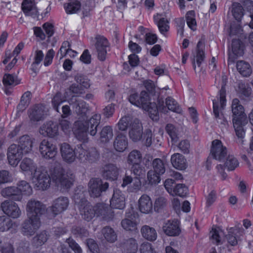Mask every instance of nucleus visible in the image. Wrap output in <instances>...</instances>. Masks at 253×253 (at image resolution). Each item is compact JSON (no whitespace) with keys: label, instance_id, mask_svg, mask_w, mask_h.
I'll return each mask as SVG.
<instances>
[{"label":"nucleus","instance_id":"nucleus-1","mask_svg":"<svg viewBox=\"0 0 253 253\" xmlns=\"http://www.w3.org/2000/svg\"><path fill=\"white\" fill-rule=\"evenodd\" d=\"M232 111L233 113V125L237 136L242 139L245 134V126L248 124L247 117L244 112V108L237 98L232 100Z\"/></svg>","mask_w":253,"mask_h":253},{"label":"nucleus","instance_id":"nucleus-2","mask_svg":"<svg viewBox=\"0 0 253 253\" xmlns=\"http://www.w3.org/2000/svg\"><path fill=\"white\" fill-rule=\"evenodd\" d=\"M51 180L58 188L68 189L73 185L75 176L71 173H65L63 168L58 167L51 171Z\"/></svg>","mask_w":253,"mask_h":253},{"label":"nucleus","instance_id":"nucleus-3","mask_svg":"<svg viewBox=\"0 0 253 253\" xmlns=\"http://www.w3.org/2000/svg\"><path fill=\"white\" fill-rule=\"evenodd\" d=\"M51 175L50 176L47 170L42 167L36 169L33 173V181L35 187L40 190L47 189L50 185Z\"/></svg>","mask_w":253,"mask_h":253},{"label":"nucleus","instance_id":"nucleus-4","mask_svg":"<svg viewBox=\"0 0 253 253\" xmlns=\"http://www.w3.org/2000/svg\"><path fill=\"white\" fill-rule=\"evenodd\" d=\"M226 90L223 85L219 91V97L213 100V113L218 123L226 127L228 126V121L226 120L223 114H219V110L223 109L226 103Z\"/></svg>","mask_w":253,"mask_h":253},{"label":"nucleus","instance_id":"nucleus-5","mask_svg":"<svg viewBox=\"0 0 253 253\" xmlns=\"http://www.w3.org/2000/svg\"><path fill=\"white\" fill-rule=\"evenodd\" d=\"M77 158L82 162L94 163L100 158L99 152L94 147L85 149L82 145L77 148Z\"/></svg>","mask_w":253,"mask_h":253},{"label":"nucleus","instance_id":"nucleus-6","mask_svg":"<svg viewBox=\"0 0 253 253\" xmlns=\"http://www.w3.org/2000/svg\"><path fill=\"white\" fill-rule=\"evenodd\" d=\"M46 211L45 206L39 201L35 199L29 200L26 206V211L28 217L40 220V217Z\"/></svg>","mask_w":253,"mask_h":253},{"label":"nucleus","instance_id":"nucleus-7","mask_svg":"<svg viewBox=\"0 0 253 253\" xmlns=\"http://www.w3.org/2000/svg\"><path fill=\"white\" fill-rule=\"evenodd\" d=\"M88 192L91 197L97 198L101 196V193L106 191L108 188V182L103 183L99 178H92L90 179L88 183Z\"/></svg>","mask_w":253,"mask_h":253},{"label":"nucleus","instance_id":"nucleus-8","mask_svg":"<svg viewBox=\"0 0 253 253\" xmlns=\"http://www.w3.org/2000/svg\"><path fill=\"white\" fill-rule=\"evenodd\" d=\"M166 105L163 100L159 99L158 104L156 105V110L157 114L158 112H162L165 114L168 112V110L176 113H180L181 109L177 102L171 97H168L166 99Z\"/></svg>","mask_w":253,"mask_h":253},{"label":"nucleus","instance_id":"nucleus-9","mask_svg":"<svg viewBox=\"0 0 253 253\" xmlns=\"http://www.w3.org/2000/svg\"><path fill=\"white\" fill-rule=\"evenodd\" d=\"M40 225V220L28 216V218L22 224L21 232L25 236H31L35 234Z\"/></svg>","mask_w":253,"mask_h":253},{"label":"nucleus","instance_id":"nucleus-10","mask_svg":"<svg viewBox=\"0 0 253 253\" xmlns=\"http://www.w3.org/2000/svg\"><path fill=\"white\" fill-rule=\"evenodd\" d=\"M211 155L215 160L221 161L227 156V149L218 139L212 141Z\"/></svg>","mask_w":253,"mask_h":253},{"label":"nucleus","instance_id":"nucleus-11","mask_svg":"<svg viewBox=\"0 0 253 253\" xmlns=\"http://www.w3.org/2000/svg\"><path fill=\"white\" fill-rule=\"evenodd\" d=\"M39 151L42 157L46 159L53 158L57 153L56 146L47 139L41 141Z\"/></svg>","mask_w":253,"mask_h":253},{"label":"nucleus","instance_id":"nucleus-12","mask_svg":"<svg viewBox=\"0 0 253 253\" xmlns=\"http://www.w3.org/2000/svg\"><path fill=\"white\" fill-rule=\"evenodd\" d=\"M137 100L140 102V103L141 104L137 106L148 111L151 115H154V117L150 116L152 117V119L157 120V116L156 104L149 102L148 94L145 91H141L140 95L138 96V99Z\"/></svg>","mask_w":253,"mask_h":253},{"label":"nucleus","instance_id":"nucleus-13","mask_svg":"<svg viewBox=\"0 0 253 253\" xmlns=\"http://www.w3.org/2000/svg\"><path fill=\"white\" fill-rule=\"evenodd\" d=\"M25 153L16 144L11 145L7 150V159L9 164L16 166L22 159Z\"/></svg>","mask_w":253,"mask_h":253},{"label":"nucleus","instance_id":"nucleus-14","mask_svg":"<svg viewBox=\"0 0 253 253\" xmlns=\"http://www.w3.org/2000/svg\"><path fill=\"white\" fill-rule=\"evenodd\" d=\"M0 208L6 215L13 218L19 217L21 213V210L17 204L11 201H3L1 203Z\"/></svg>","mask_w":253,"mask_h":253},{"label":"nucleus","instance_id":"nucleus-15","mask_svg":"<svg viewBox=\"0 0 253 253\" xmlns=\"http://www.w3.org/2000/svg\"><path fill=\"white\" fill-rule=\"evenodd\" d=\"M28 114L31 122H39L43 120L47 115L46 108L42 104L36 105L28 110Z\"/></svg>","mask_w":253,"mask_h":253},{"label":"nucleus","instance_id":"nucleus-16","mask_svg":"<svg viewBox=\"0 0 253 253\" xmlns=\"http://www.w3.org/2000/svg\"><path fill=\"white\" fill-rule=\"evenodd\" d=\"M39 132L44 136L54 138L58 135V125L52 121L47 122L40 127Z\"/></svg>","mask_w":253,"mask_h":253},{"label":"nucleus","instance_id":"nucleus-17","mask_svg":"<svg viewBox=\"0 0 253 253\" xmlns=\"http://www.w3.org/2000/svg\"><path fill=\"white\" fill-rule=\"evenodd\" d=\"M60 153L63 160L67 163L71 164L75 161L77 158V151L67 143H63L60 145Z\"/></svg>","mask_w":253,"mask_h":253},{"label":"nucleus","instance_id":"nucleus-18","mask_svg":"<svg viewBox=\"0 0 253 253\" xmlns=\"http://www.w3.org/2000/svg\"><path fill=\"white\" fill-rule=\"evenodd\" d=\"M95 47L98 54V58L101 61L106 59L107 47L109 46L107 40L104 37L98 36L95 38Z\"/></svg>","mask_w":253,"mask_h":253},{"label":"nucleus","instance_id":"nucleus-19","mask_svg":"<svg viewBox=\"0 0 253 253\" xmlns=\"http://www.w3.org/2000/svg\"><path fill=\"white\" fill-rule=\"evenodd\" d=\"M69 204V199L66 197H60L55 199L50 207L52 213L54 216L65 211Z\"/></svg>","mask_w":253,"mask_h":253},{"label":"nucleus","instance_id":"nucleus-20","mask_svg":"<svg viewBox=\"0 0 253 253\" xmlns=\"http://www.w3.org/2000/svg\"><path fill=\"white\" fill-rule=\"evenodd\" d=\"M86 126L82 120L75 122L74 125V133L76 137L80 141L85 142L88 140V132Z\"/></svg>","mask_w":253,"mask_h":253},{"label":"nucleus","instance_id":"nucleus-21","mask_svg":"<svg viewBox=\"0 0 253 253\" xmlns=\"http://www.w3.org/2000/svg\"><path fill=\"white\" fill-rule=\"evenodd\" d=\"M34 141L35 139L33 137L25 134L18 138L17 145L25 153V154H27L32 151Z\"/></svg>","mask_w":253,"mask_h":253},{"label":"nucleus","instance_id":"nucleus-22","mask_svg":"<svg viewBox=\"0 0 253 253\" xmlns=\"http://www.w3.org/2000/svg\"><path fill=\"white\" fill-rule=\"evenodd\" d=\"M143 134V127L141 123L138 119H134L130 126L128 135L130 139L134 142L140 140Z\"/></svg>","mask_w":253,"mask_h":253},{"label":"nucleus","instance_id":"nucleus-23","mask_svg":"<svg viewBox=\"0 0 253 253\" xmlns=\"http://www.w3.org/2000/svg\"><path fill=\"white\" fill-rule=\"evenodd\" d=\"M164 232L169 236H176L179 235L181 230L179 222L177 220H168L163 226Z\"/></svg>","mask_w":253,"mask_h":253},{"label":"nucleus","instance_id":"nucleus-24","mask_svg":"<svg viewBox=\"0 0 253 253\" xmlns=\"http://www.w3.org/2000/svg\"><path fill=\"white\" fill-rule=\"evenodd\" d=\"M125 197L122 192L119 189L114 190L110 200V206L113 208L122 210L125 208Z\"/></svg>","mask_w":253,"mask_h":253},{"label":"nucleus","instance_id":"nucleus-25","mask_svg":"<svg viewBox=\"0 0 253 253\" xmlns=\"http://www.w3.org/2000/svg\"><path fill=\"white\" fill-rule=\"evenodd\" d=\"M119 173V169L115 165L109 164L106 165L103 168L102 176L106 179L116 180Z\"/></svg>","mask_w":253,"mask_h":253},{"label":"nucleus","instance_id":"nucleus-26","mask_svg":"<svg viewBox=\"0 0 253 253\" xmlns=\"http://www.w3.org/2000/svg\"><path fill=\"white\" fill-rule=\"evenodd\" d=\"M82 217L87 221H89L95 216L94 207L89 202L81 205L79 208Z\"/></svg>","mask_w":253,"mask_h":253},{"label":"nucleus","instance_id":"nucleus-27","mask_svg":"<svg viewBox=\"0 0 253 253\" xmlns=\"http://www.w3.org/2000/svg\"><path fill=\"white\" fill-rule=\"evenodd\" d=\"M170 162L173 168L180 170H185L188 166L186 158L178 153L171 155Z\"/></svg>","mask_w":253,"mask_h":253},{"label":"nucleus","instance_id":"nucleus-28","mask_svg":"<svg viewBox=\"0 0 253 253\" xmlns=\"http://www.w3.org/2000/svg\"><path fill=\"white\" fill-rule=\"evenodd\" d=\"M101 116L99 114H94L89 120L84 122L87 127V131L92 136H95L97 132V127L100 123Z\"/></svg>","mask_w":253,"mask_h":253},{"label":"nucleus","instance_id":"nucleus-29","mask_svg":"<svg viewBox=\"0 0 253 253\" xmlns=\"http://www.w3.org/2000/svg\"><path fill=\"white\" fill-rule=\"evenodd\" d=\"M72 103L73 107L75 109L76 112L78 115L81 116L83 119L84 120L86 117V114L88 111V108L86 103L83 100L77 99L76 98H72Z\"/></svg>","mask_w":253,"mask_h":253},{"label":"nucleus","instance_id":"nucleus-30","mask_svg":"<svg viewBox=\"0 0 253 253\" xmlns=\"http://www.w3.org/2000/svg\"><path fill=\"white\" fill-rule=\"evenodd\" d=\"M242 42L239 40H233L232 42V53H229V62L233 63L238 56L243 54V49L241 46Z\"/></svg>","mask_w":253,"mask_h":253},{"label":"nucleus","instance_id":"nucleus-31","mask_svg":"<svg viewBox=\"0 0 253 253\" xmlns=\"http://www.w3.org/2000/svg\"><path fill=\"white\" fill-rule=\"evenodd\" d=\"M1 196L4 198H11L12 200L20 201L22 199V194H19V191L16 187H7L1 190Z\"/></svg>","mask_w":253,"mask_h":253},{"label":"nucleus","instance_id":"nucleus-32","mask_svg":"<svg viewBox=\"0 0 253 253\" xmlns=\"http://www.w3.org/2000/svg\"><path fill=\"white\" fill-rule=\"evenodd\" d=\"M22 8L23 12L27 16L34 18L37 17L38 11L34 1L32 0H25L22 3Z\"/></svg>","mask_w":253,"mask_h":253},{"label":"nucleus","instance_id":"nucleus-33","mask_svg":"<svg viewBox=\"0 0 253 253\" xmlns=\"http://www.w3.org/2000/svg\"><path fill=\"white\" fill-rule=\"evenodd\" d=\"M139 209L144 213H149L152 211L153 205L150 198L147 195H142L139 201Z\"/></svg>","mask_w":253,"mask_h":253},{"label":"nucleus","instance_id":"nucleus-34","mask_svg":"<svg viewBox=\"0 0 253 253\" xmlns=\"http://www.w3.org/2000/svg\"><path fill=\"white\" fill-rule=\"evenodd\" d=\"M127 139L123 133H119L115 138L113 145L115 149L118 152H123L127 146Z\"/></svg>","mask_w":253,"mask_h":253},{"label":"nucleus","instance_id":"nucleus-35","mask_svg":"<svg viewBox=\"0 0 253 253\" xmlns=\"http://www.w3.org/2000/svg\"><path fill=\"white\" fill-rule=\"evenodd\" d=\"M140 232L142 236L148 241L153 242L155 241L157 238V233L156 229L148 225L142 226Z\"/></svg>","mask_w":253,"mask_h":253},{"label":"nucleus","instance_id":"nucleus-36","mask_svg":"<svg viewBox=\"0 0 253 253\" xmlns=\"http://www.w3.org/2000/svg\"><path fill=\"white\" fill-rule=\"evenodd\" d=\"M99 139L102 143L109 142L113 137V129L111 126H106L103 127L99 132Z\"/></svg>","mask_w":253,"mask_h":253},{"label":"nucleus","instance_id":"nucleus-37","mask_svg":"<svg viewBox=\"0 0 253 253\" xmlns=\"http://www.w3.org/2000/svg\"><path fill=\"white\" fill-rule=\"evenodd\" d=\"M236 68L239 73L245 77H248L252 73V68L250 64L245 61H238L236 63Z\"/></svg>","mask_w":253,"mask_h":253},{"label":"nucleus","instance_id":"nucleus-38","mask_svg":"<svg viewBox=\"0 0 253 253\" xmlns=\"http://www.w3.org/2000/svg\"><path fill=\"white\" fill-rule=\"evenodd\" d=\"M31 98V93L30 91H26L22 95L17 107V115L27 108L30 103Z\"/></svg>","mask_w":253,"mask_h":253},{"label":"nucleus","instance_id":"nucleus-39","mask_svg":"<svg viewBox=\"0 0 253 253\" xmlns=\"http://www.w3.org/2000/svg\"><path fill=\"white\" fill-rule=\"evenodd\" d=\"M142 155L141 153L137 150H133L129 153L126 158L127 163L128 165L135 164L141 163Z\"/></svg>","mask_w":253,"mask_h":253},{"label":"nucleus","instance_id":"nucleus-40","mask_svg":"<svg viewBox=\"0 0 253 253\" xmlns=\"http://www.w3.org/2000/svg\"><path fill=\"white\" fill-rule=\"evenodd\" d=\"M95 215L101 216L103 218L107 216L110 211V208L108 205L104 203H97L94 206Z\"/></svg>","mask_w":253,"mask_h":253},{"label":"nucleus","instance_id":"nucleus-41","mask_svg":"<svg viewBox=\"0 0 253 253\" xmlns=\"http://www.w3.org/2000/svg\"><path fill=\"white\" fill-rule=\"evenodd\" d=\"M205 43L204 42L200 40L197 43L196 47V62L199 67L200 66L202 62L205 57Z\"/></svg>","mask_w":253,"mask_h":253},{"label":"nucleus","instance_id":"nucleus-42","mask_svg":"<svg viewBox=\"0 0 253 253\" xmlns=\"http://www.w3.org/2000/svg\"><path fill=\"white\" fill-rule=\"evenodd\" d=\"M104 238L109 242L114 243L117 240V235L113 228L109 226L104 227L101 231Z\"/></svg>","mask_w":253,"mask_h":253},{"label":"nucleus","instance_id":"nucleus-43","mask_svg":"<svg viewBox=\"0 0 253 253\" xmlns=\"http://www.w3.org/2000/svg\"><path fill=\"white\" fill-rule=\"evenodd\" d=\"M64 7L67 13L73 14L81 9V4L79 0H70L69 2L65 4Z\"/></svg>","mask_w":253,"mask_h":253},{"label":"nucleus","instance_id":"nucleus-44","mask_svg":"<svg viewBox=\"0 0 253 253\" xmlns=\"http://www.w3.org/2000/svg\"><path fill=\"white\" fill-rule=\"evenodd\" d=\"M124 247L127 253H136L138 244L136 240L133 238H130L125 240Z\"/></svg>","mask_w":253,"mask_h":253},{"label":"nucleus","instance_id":"nucleus-45","mask_svg":"<svg viewBox=\"0 0 253 253\" xmlns=\"http://www.w3.org/2000/svg\"><path fill=\"white\" fill-rule=\"evenodd\" d=\"M17 188L19 191V194L30 195L33 190L29 183L25 180L19 181L17 184Z\"/></svg>","mask_w":253,"mask_h":253},{"label":"nucleus","instance_id":"nucleus-46","mask_svg":"<svg viewBox=\"0 0 253 253\" xmlns=\"http://www.w3.org/2000/svg\"><path fill=\"white\" fill-rule=\"evenodd\" d=\"M244 8L240 3L234 2L232 5V13L234 17L238 21L241 20L244 15Z\"/></svg>","mask_w":253,"mask_h":253},{"label":"nucleus","instance_id":"nucleus-47","mask_svg":"<svg viewBox=\"0 0 253 253\" xmlns=\"http://www.w3.org/2000/svg\"><path fill=\"white\" fill-rule=\"evenodd\" d=\"M73 200L78 205V208L81 205H84L88 202L85 198L84 192L83 190L77 189L73 196Z\"/></svg>","mask_w":253,"mask_h":253},{"label":"nucleus","instance_id":"nucleus-48","mask_svg":"<svg viewBox=\"0 0 253 253\" xmlns=\"http://www.w3.org/2000/svg\"><path fill=\"white\" fill-rule=\"evenodd\" d=\"M168 200L163 196H160L157 198L154 202V210L158 212H161L167 206Z\"/></svg>","mask_w":253,"mask_h":253},{"label":"nucleus","instance_id":"nucleus-49","mask_svg":"<svg viewBox=\"0 0 253 253\" xmlns=\"http://www.w3.org/2000/svg\"><path fill=\"white\" fill-rule=\"evenodd\" d=\"M48 239V235L45 231H42L33 238V244L36 247L43 245Z\"/></svg>","mask_w":253,"mask_h":253},{"label":"nucleus","instance_id":"nucleus-50","mask_svg":"<svg viewBox=\"0 0 253 253\" xmlns=\"http://www.w3.org/2000/svg\"><path fill=\"white\" fill-rule=\"evenodd\" d=\"M153 171L159 174H163L166 170L165 164L164 162L159 158L155 159L152 162Z\"/></svg>","mask_w":253,"mask_h":253},{"label":"nucleus","instance_id":"nucleus-51","mask_svg":"<svg viewBox=\"0 0 253 253\" xmlns=\"http://www.w3.org/2000/svg\"><path fill=\"white\" fill-rule=\"evenodd\" d=\"M13 222L12 220L6 215L0 216V231H7L12 228Z\"/></svg>","mask_w":253,"mask_h":253},{"label":"nucleus","instance_id":"nucleus-52","mask_svg":"<svg viewBox=\"0 0 253 253\" xmlns=\"http://www.w3.org/2000/svg\"><path fill=\"white\" fill-rule=\"evenodd\" d=\"M238 160L232 155H228L224 163V167L228 170H233L239 166Z\"/></svg>","mask_w":253,"mask_h":253},{"label":"nucleus","instance_id":"nucleus-53","mask_svg":"<svg viewBox=\"0 0 253 253\" xmlns=\"http://www.w3.org/2000/svg\"><path fill=\"white\" fill-rule=\"evenodd\" d=\"M186 20L188 26L193 31L197 28V23L195 19V12L193 10L188 11L186 14Z\"/></svg>","mask_w":253,"mask_h":253},{"label":"nucleus","instance_id":"nucleus-54","mask_svg":"<svg viewBox=\"0 0 253 253\" xmlns=\"http://www.w3.org/2000/svg\"><path fill=\"white\" fill-rule=\"evenodd\" d=\"M133 123V121L129 116H124L122 117L117 125L118 129L121 131H126L127 128L129 127Z\"/></svg>","mask_w":253,"mask_h":253},{"label":"nucleus","instance_id":"nucleus-55","mask_svg":"<svg viewBox=\"0 0 253 253\" xmlns=\"http://www.w3.org/2000/svg\"><path fill=\"white\" fill-rule=\"evenodd\" d=\"M238 92L241 96L248 97L252 93V88L247 84L240 82L238 84Z\"/></svg>","mask_w":253,"mask_h":253},{"label":"nucleus","instance_id":"nucleus-56","mask_svg":"<svg viewBox=\"0 0 253 253\" xmlns=\"http://www.w3.org/2000/svg\"><path fill=\"white\" fill-rule=\"evenodd\" d=\"M74 79L80 85L84 88H88L90 85L88 79L82 74H77L74 77Z\"/></svg>","mask_w":253,"mask_h":253},{"label":"nucleus","instance_id":"nucleus-57","mask_svg":"<svg viewBox=\"0 0 253 253\" xmlns=\"http://www.w3.org/2000/svg\"><path fill=\"white\" fill-rule=\"evenodd\" d=\"M130 166L131 172L136 177H142L145 175L146 170L145 168L142 166L141 163L135 164Z\"/></svg>","mask_w":253,"mask_h":253},{"label":"nucleus","instance_id":"nucleus-58","mask_svg":"<svg viewBox=\"0 0 253 253\" xmlns=\"http://www.w3.org/2000/svg\"><path fill=\"white\" fill-rule=\"evenodd\" d=\"M71 232L76 237L82 238L88 236V232L84 228L80 226L72 227Z\"/></svg>","mask_w":253,"mask_h":253},{"label":"nucleus","instance_id":"nucleus-59","mask_svg":"<svg viewBox=\"0 0 253 253\" xmlns=\"http://www.w3.org/2000/svg\"><path fill=\"white\" fill-rule=\"evenodd\" d=\"M2 82L5 86L17 85L19 84V81L18 80L17 77L9 74H4L2 79Z\"/></svg>","mask_w":253,"mask_h":253},{"label":"nucleus","instance_id":"nucleus-60","mask_svg":"<svg viewBox=\"0 0 253 253\" xmlns=\"http://www.w3.org/2000/svg\"><path fill=\"white\" fill-rule=\"evenodd\" d=\"M187 188L184 184H177L174 186L171 195L183 197L187 192Z\"/></svg>","mask_w":253,"mask_h":253},{"label":"nucleus","instance_id":"nucleus-61","mask_svg":"<svg viewBox=\"0 0 253 253\" xmlns=\"http://www.w3.org/2000/svg\"><path fill=\"white\" fill-rule=\"evenodd\" d=\"M23 171H32L35 170V166L33 161L29 158H24L20 166Z\"/></svg>","mask_w":253,"mask_h":253},{"label":"nucleus","instance_id":"nucleus-62","mask_svg":"<svg viewBox=\"0 0 253 253\" xmlns=\"http://www.w3.org/2000/svg\"><path fill=\"white\" fill-rule=\"evenodd\" d=\"M69 247L74 252V253H83V251L80 245L74 240L72 237H70L65 241Z\"/></svg>","mask_w":253,"mask_h":253},{"label":"nucleus","instance_id":"nucleus-63","mask_svg":"<svg viewBox=\"0 0 253 253\" xmlns=\"http://www.w3.org/2000/svg\"><path fill=\"white\" fill-rule=\"evenodd\" d=\"M122 227L126 231H135L137 229L136 223L135 222L128 219L125 218L121 222Z\"/></svg>","mask_w":253,"mask_h":253},{"label":"nucleus","instance_id":"nucleus-64","mask_svg":"<svg viewBox=\"0 0 253 253\" xmlns=\"http://www.w3.org/2000/svg\"><path fill=\"white\" fill-rule=\"evenodd\" d=\"M166 130L171 139V141L176 142L178 139L177 130L172 124H168Z\"/></svg>","mask_w":253,"mask_h":253}]
</instances>
